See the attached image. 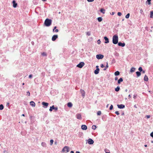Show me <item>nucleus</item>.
Returning <instances> with one entry per match:
<instances>
[{"label": "nucleus", "instance_id": "nucleus-7", "mask_svg": "<svg viewBox=\"0 0 153 153\" xmlns=\"http://www.w3.org/2000/svg\"><path fill=\"white\" fill-rule=\"evenodd\" d=\"M94 140L91 138H89L88 140V143L90 145H91L94 143Z\"/></svg>", "mask_w": 153, "mask_h": 153}, {"label": "nucleus", "instance_id": "nucleus-2", "mask_svg": "<svg viewBox=\"0 0 153 153\" xmlns=\"http://www.w3.org/2000/svg\"><path fill=\"white\" fill-rule=\"evenodd\" d=\"M118 37L117 35H115L113 36L112 42L114 44H116L118 42Z\"/></svg>", "mask_w": 153, "mask_h": 153}, {"label": "nucleus", "instance_id": "nucleus-29", "mask_svg": "<svg viewBox=\"0 0 153 153\" xmlns=\"http://www.w3.org/2000/svg\"><path fill=\"white\" fill-rule=\"evenodd\" d=\"M151 1H146V4L150 5L151 4Z\"/></svg>", "mask_w": 153, "mask_h": 153}, {"label": "nucleus", "instance_id": "nucleus-46", "mask_svg": "<svg viewBox=\"0 0 153 153\" xmlns=\"http://www.w3.org/2000/svg\"><path fill=\"white\" fill-rule=\"evenodd\" d=\"M146 117L148 119L150 118V116L149 115H147L146 116Z\"/></svg>", "mask_w": 153, "mask_h": 153}, {"label": "nucleus", "instance_id": "nucleus-20", "mask_svg": "<svg viewBox=\"0 0 153 153\" xmlns=\"http://www.w3.org/2000/svg\"><path fill=\"white\" fill-rule=\"evenodd\" d=\"M148 76L146 75H145L144 77V80L146 81H148Z\"/></svg>", "mask_w": 153, "mask_h": 153}, {"label": "nucleus", "instance_id": "nucleus-49", "mask_svg": "<svg viewBox=\"0 0 153 153\" xmlns=\"http://www.w3.org/2000/svg\"><path fill=\"white\" fill-rule=\"evenodd\" d=\"M58 31H59V30L58 29H56L54 31V32H56V33L58 32Z\"/></svg>", "mask_w": 153, "mask_h": 153}, {"label": "nucleus", "instance_id": "nucleus-64", "mask_svg": "<svg viewBox=\"0 0 153 153\" xmlns=\"http://www.w3.org/2000/svg\"><path fill=\"white\" fill-rule=\"evenodd\" d=\"M76 153H80V152L79 151H76Z\"/></svg>", "mask_w": 153, "mask_h": 153}, {"label": "nucleus", "instance_id": "nucleus-1", "mask_svg": "<svg viewBox=\"0 0 153 153\" xmlns=\"http://www.w3.org/2000/svg\"><path fill=\"white\" fill-rule=\"evenodd\" d=\"M52 20L51 19L47 18L45 19L44 22L45 25L47 27L50 26L52 23Z\"/></svg>", "mask_w": 153, "mask_h": 153}, {"label": "nucleus", "instance_id": "nucleus-50", "mask_svg": "<svg viewBox=\"0 0 153 153\" xmlns=\"http://www.w3.org/2000/svg\"><path fill=\"white\" fill-rule=\"evenodd\" d=\"M115 55L116 56H119V54L118 53H117L115 54Z\"/></svg>", "mask_w": 153, "mask_h": 153}, {"label": "nucleus", "instance_id": "nucleus-38", "mask_svg": "<svg viewBox=\"0 0 153 153\" xmlns=\"http://www.w3.org/2000/svg\"><path fill=\"white\" fill-rule=\"evenodd\" d=\"M117 15L119 16H120L122 15V13L120 12H118L117 13Z\"/></svg>", "mask_w": 153, "mask_h": 153}, {"label": "nucleus", "instance_id": "nucleus-28", "mask_svg": "<svg viewBox=\"0 0 153 153\" xmlns=\"http://www.w3.org/2000/svg\"><path fill=\"white\" fill-rule=\"evenodd\" d=\"M4 108V106L2 104L0 105V110H2Z\"/></svg>", "mask_w": 153, "mask_h": 153}, {"label": "nucleus", "instance_id": "nucleus-58", "mask_svg": "<svg viewBox=\"0 0 153 153\" xmlns=\"http://www.w3.org/2000/svg\"><path fill=\"white\" fill-rule=\"evenodd\" d=\"M136 97V96H135V95H134L133 98H134V99H135Z\"/></svg>", "mask_w": 153, "mask_h": 153}, {"label": "nucleus", "instance_id": "nucleus-59", "mask_svg": "<svg viewBox=\"0 0 153 153\" xmlns=\"http://www.w3.org/2000/svg\"><path fill=\"white\" fill-rule=\"evenodd\" d=\"M145 71H144V70L143 71H143H142V72H143V73H145Z\"/></svg>", "mask_w": 153, "mask_h": 153}, {"label": "nucleus", "instance_id": "nucleus-42", "mask_svg": "<svg viewBox=\"0 0 153 153\" xmlns=\"http://www.w3.org/2000/svg\"><path fill=\"white\" fill-rule=\"evenodd\" d=\"M140 13H141V14H143V11L142 10V9H141L140 10Z\"/></svg>", "mask_w": 153, "mask_h": 153}, {"label": "nucleus", "instance_id": "nucleus-61", "mask_svg": "<svg viewBox=\"0 0 153 153\" xmlns=\"http://www.w3.org/2000/svg\"><path fill=\"white\" fill-rule=\"evenodd\" d=\"M96 68H99V66H98V65H97V66H96Z\"/></svg>", "mask_w": 153, "mask_h": 153}, {"label": "nucleus", "instance_id": "nucleus-26", "mask_svg": "<svg viewBox=\"0 0 153 153\" xmlns=\"http://www.w3.org/2000/svg\"><path fill=\"white\" fill-rule=\"evenodd\" d=\"M97 19L99 22H101L102 20V19L101 17H99L97 18Z\"/></svg>", "mask_w": 153, "mask_h": 153}, {"label": "nucleus", "instance_id": "nucleus-44", "mask_svg": "<svg viewBox=\"0 0 153 153\" xmlns=\"http://www.w3.org/2000/svg\"><path fill=\"white\" fill-rule=\"evenodd\" d=\"M30 94L29 91H28L27 92V95H28L29 96H30Z\"/></svg>", "mask_w": 153, "mask_h": 153}, {"label": "nucleus", "instance_id": "nucleus-43", "mask_svg": "<svg viewBox=\"0 0 153 153\" xmlns=\"http://www.w3.org/2000/svg\"><path fill=\"white\" fill-rule=\"evenodd\" d=\"M105 67V65L103 64H101L100 65V67L102 68H104V67Z\"/></svg>", "mask_w": 153, "mask_h": 153}, {"label": "nucleus", "instance_id": "nucleus-55", "mask_svg": "<svg viewBox=\"0 0 153 153\" xmlns=\"http://www.w3.org/2000/svg\"><path fill=\"white\" fill-rule=\"evenodd\" d=\"M128 97L129 98H130L131 97V95L130 94H129L128 96Z\"/></svg>", "mask_w": 153, "mask_h": 153}, {"label": "nucleus", "instance_id": "nucleus-34", "mask_svg": "<svg viewBox=\"0 0 153 153\" xmlns=\"http://www.w3.org/2000/svg\"><path fill=\"white\" fill-rule=\"evenodd\" d=\"M101 113L100 111H98L97 113V115H100L101 114Z\"/></svg>", "mask_w": 153, "mask_h": 153}, {"label": "nucleus", "instance_id": "nucleus-9", "mask_svg": "<svg viewBox=\"0 0 153 153\" xmlns=\"http://www.w3.org/2000/svg\"><path fill=\"white\" fill-rule=\"evenodd\" d=\"M117 107L118 108L120 109H123L125 107V105L123 104H120L117 105Z\"/></svg>", "mask_w": 153, "mask_h": 153}, {"label": "nucleus", "instance_id": "nucleus-52", "mask_svg": "<svg viewBox=\"0 0 153 153\" xmlns=\"http://www.w3.org/2000/svg\"><path fill=\"white\" fill-rule=\"evenodd\" d=\"M87 35L88 36H89V35H90V33L89 32H87Z\"/></svg>", "mask_w": 153, "mask_h": 153}, {"label": "nucleus", "instance_id": "nucleus-15", "mask_svg": "<svg viewBox=\"0 0 153 153\" xmlns=\"http://www.w3.org/2000/svg\"><path fill=\"white\" fill-rule=\"evenodd\" d=\"M30 104L33 107H35V103L33 101H31L30 102Z\"/></svg>", "mask_w": 153, "mask_h": 153}, {"label": "nucleus", "instance_id": "nucleus-12", "mask_svg": "<svg viewBox=\"0 0 153 153\" xmlns=\"http://www.w3.org/2000/svg\"><path fill=\"white\" fill-rule=\"evenodd\" d=\"M118 46L123 47L125 45V44L124 42L122 43L120 42H118Z\"/></svg>", "mask_w": 153, "mask_h": 153}, {"label": "nucleus", "instance_id": "nucleus-27", "mask_svg": "<svg viewBox=\"0 0 153 153\" xmlns=\"http://www.w3.org/2000/svg\"><path fill=\"white\" fill-rule=\"evenodd\" d=\"M41 145L42 146L44 147H45L46 146V144L45 142H42L41 143Z\"/></svg>", "mask_w": 153, "mask_h": 153}, {"label": "nucleus", "instance_id": "nucleus-16", "mask_svg": "<svg viewBox=\"0 0 153 153\" xmlns=\"http://www.w3.org/2000/svg\"><path fill=\"white\" fill-rule=\"evenodd\" d=\"M100 71V69L99 68H96V70H95L94 71V73L96 74H98L99 73V71Z\"/></svg>", "mask_w": 153, "mask_h": 153}, {"label": "nucleus", "instance_id": "nucleus-35", "mask_svg": "<svg viewBox=\"0 0 153 153\" xmlns=\"http://www.w3.org/2000/svg\"><path fill=\"white\" fill-rule=\"evenodd\" d=\"M138 70L139 71V72H141V71H143L142 68L141 67H140L138 68Z\"/></svg>", "mask_w": 153, "mask_h": 153}, {"label": "nucleus", "instance_id": "nucleus-41", "mask_svg": "<svg viewBox=\"0 0 153 153\" xmlns=\"http://www.w3.org/2000/svg\"><path fill=\"white\" fill-rule=\"evenodd\" d=\"M97 43L98 44H100L101 43V41L100 39H99L97 41Z\"/></svg>", "mask_w": 153, "mask_h": 153}, {"label": "nucleus", "instance_id": "nucleus-19", "mask_svg": "<svg viewBox=\"0 0 153 153\" xmlns=\"http://www.w3.org/2000/svg\"><path fill=\"white\" fill-rule=\"evenodd\" d=\"M72 105L73 104L71 102H69L67 103V106L68 107L71 108Z\"/></svg>", "mask_w": 153, "mask_h": 153}, {"label": "nucleus", "instance_id": "nucleus-6", "mask_svg": "<svg viewBox=\"0 0 153 153\" xmlns=\"http://www.w3.org/2000/svg\"><path fill=\"white\" fill-rule=\"evenodd\" d=\"M96 57L97 59H100L103 58L104 57V56L101 54H97L96 55Z\"/></svg>", "mask_w": 153, "mask_h": 153}, {"label": "nucleus", "instance_id": "nucleus-32", "mask_svg": "<svg viewBox=\"0 0 153 153\" xmlns=\"http://www.w3.org/2000/svg\"><path fill=\"white\" fill-rule=\"evenodd\" d=\"M153 16V11H151L150 12V16L151 18H152Z\"/></svg>", "mask_w": 153, "mask_h": 153}, {"label": "nucleus", "instance_id": "nucleus-23", "mask_svg": "<svg viewBox=\"0 0 153 153\" xmlns=\"http://www.w3.org/2000/svg\"><path fill=\"white\" fill-rule=\"evenodd\" d=\"M120 74V72L118 71H117L114 73V75L116 76H117L119 75Z\"/></svg>", "mask_w": 153, "mask_h": 153}, {"label": "nucleus", "instance_id": "nucleus-18", "mask_svg": "<svg viewBox=\"0 0 153 153\" xmlns=\"http://www.w3.org/2000/svg\"><path fill=\"white\" fill-rule=\"evenodd\" d=\"M123 81V79L122 78H120L118 80L117 83L118 84H120L121 82Z\"/></svg>", "mask_w": 153, "mask_h": 153}, {"label": "nucleus", "instance_id": "nucleus-11", "mask_svg": "<svg viewBox=\"0 0 153 153\" xmlns=\"http://www.w3.org/2000/svg\"><path fill=\"white\" fill-rule=\"evenodd\" d=\"M42 105H43V107H44L45 108H46L48 105V103L44 102H42Z\"/></svg>", "mask_w": 153, "mask_h": 153}, {"label": "nucleus", "instance_id": "nucleus-37", "mask_svg": "<svg viewBox=\"0 0 153 153\" xmlns=\"http://www.w3.org/2000/svg\"><path fill=\"white\" fill-rule=\"evenodd\" d=\"M42 55L43 56H46L47 54L45 52H43L42 53Z\"/></svg>", "mask_w": 153, "mask_h": 153}, {"label": "nucleus", "instance_id": "nucleus-56", "mask_svg": "<svg viewBox=\"0 0 153 153\" xmlns=\"http://www.w3.org/2000/svg\"><path fill=\"white\" fill-rule=\"evenodd\" d=\"M70 153H74V152L73 151H71Z\"/></svg>", "mask_w": 153, "mask_h": 153}, {"label": "nucleus", "instance_id": "nucleus-33", "mask_svg": "<svg viewBox=\"0 0 153 153\" xmlns=\"http://www.w3.org/2000/svg\"><path fill=\"white\" fill-rule=\"evenodd\" d=\"M109 41L108 39L106 36V44L109 43Z\"/></svg>", "mask_w": 153, "mask_h": 153}, {"label": "nucleus", "instance_id": "nucleus-10", "mask_svg": "<svg viewBox=\"0 0 153 153\" xmlns=\"http://www.w3.org/2000/svg\"><path fill=\"white\" fill-rule=\"evenodd\" d=\"M12 4H13V7L14 8H16L17 7L18 4L16 2V1H13Z\"/></svg>", "mask_w": 153, "mask_h": 153}, {"label": "nucleus", "instance_id": "nucleus-31", "mask_svg": "<svg viewBox=\"0 0 153 153\" xmlns=\"http://www.w3.org/2000/svg\"><path fill=\"white\" fill-rule=\"evenodd\" d=\"M130 16V14L129 13H128L125 16V17L126 19H128Z\"/></svg>", "mask_w": 153, "mask_h": 153}, {"label": "nucleus", "instance_id": "nucleus-47", "mask_svg": "<svg viewBox=\"0 0 153 153\" xmlns=\"http://www.w3.org/2000/svg\"><path fill=\"white\" fill-rule=\"evenodd\" d=\"M150 135L151 137L153 138V131L151 133Z\"/></svg>", "mask_w": 153, "mask_h": 153}, {"label": "nucleus", "instance_id": "nucleus-51", "mask_svg": "<svg viewBox=\"0 0 153 153\" xmlns=\"http://www.w3.org/2000/svg\"><path fill=\"white\" fill-rule=\"evenodd\" d=\"M108 67V64L107 63V65H106V69Z\"/></svg>", "mask_w": 153, "mask_h": 153}, {"label": "nucleus", "instance_id": "nucleus-22", "mask_svg": "<svg viewBox=\"0 0 153 153\" xmlns=\"http://www.w3.org/2000/svg\"><path fill=\"white\" fill-rule=\"evenodd\" d=\"M135 68L134 67H132L130 69V72H134L135 71Z\"/></svg>", "mask_w": 153, "mask_h": 153}, {"label": "nucleus", "instance_id": "nucleus-17", "mask_svg": "<svg viewBox=\"0 0 153 153\" xmlns=\"http://www.w3.org/2000/svg\"><path fill=\"white\" fill-rule=\"evenodd\" d=\"M81 92L82 94V96L84 97L85 96V92L83 90H81Z\"/></svg>", "mask_w": 153, "mask_h": 153}, {"label": "nucleus", "instance_id": "nucleus-14", "mask_svg": "<svg viewBox=\"0 0 153 153\" xmlns=\"http://www.w3.org/2000/svg\"><path fill=\"white\" fill-rule=\"evenodd\" d=\"M81 128L83 130H86L87 129V127L86 125H83L81 126Z\"/></svg>", "mask_w": 153, "mask_h": 153}, {"label": "nucleus", "instance_id": "nucleus-48", "mask_svg": "<svg viewBox=\"0 0 153 153\" xmlns=\"http://www.w3.org/2000/svg\"><path fill=\"white\" fill-rule=\"evenodd\" d=\"M32 77V74H30L29 76V78H31Z\"/></svg>", "mask_w": 153, "mask_h": 153}, {"label": "nucleus", "instance_id": "nucleus-60", "mask_svg": "<svg viewBox=\"0 0 153 153\" xmlns=\"http://www.w3.org/2000/svg\"><path fill=\"white\" fill-rule=\"evenodd\" d=\"M88 2H91L93 1H88Z\"/></svg>", "mask_w": 153, "mask_h": 153}, {"label": "nucleus", "instance_id": "nucleus-57", "mask_svg": "<svg viewBox=\"0 0 153 153\" xmlns=\"http://www.w3.org/2000/svg\"><path fill=\"white\" fill-rule=\"evenodd\" d=\"M3 152L4 153H6L7 151L6 150L4 151Z\"/></svg>", "mask_w": 153, "mask_h": 153}, {"label": "nucleus", "instance_id": "nucleus-63", "mask_svg": "<svg viewBox=\"0 0 153 153\" xmlns=\"http://www.w3.org/2000/svg\"><path fill=\"white\" fill-rule=\"evenodd\" d=\"M56 26H55L54 27V29L55 30V29H56Z\"/></svg>", "mask_w": 153, "mask_h": 153}, {"label": "nucleus", "instance_id": "nucleus-4", "mask_svg": "<svg viewBox=\"0 0 153 153\" xmlns=\"http://www.w3.org/2000/svg\"><path fill=\"white\" fill-rule=\"evenodd\" d=\"M84 65L85 63L83 62H81L77 65L76 67L79 68H81L84 66Z\"/></svg>", "mask_w": 153, "mask_h": 153}, {"label": "nucleus", "instance_id": "nucleus-24", "mask_svg": "<svg viewBox=\"0 0 153 153\" xmlns=\"http://www.w3.org/2000/svg\"><path fill=\"white\" fill-rule=\"evenodd\" d=\"M100 12L103 13V14L105 13V10L103 8H102L100 10Z\"/></svg>", "mask_w": 153, "mask_h": 153}, {"label": "nucleus", "instance_id": "nucleus-3", "mask_svg": "<svg viewBox=\"0 0 153 153\" xmlns=\"http://www.w3.org/2000/svg\"><path fill=\"white\" fill-rule=\"evenodd\" d=\"M69 151V148L68 146H65L62 150V151L63 152H68Z\"/></svg>", "mask_w": 153, "mask_h": 153}, {"label": "nucleus", "instance_id": "nucleus-8", "mask_svg": "<svg viewBox=\"0 0 153 153\" xmlns=\"http://www.w3.org/2000/svg\"><path fill=\"white\" fill-rule=\"evenodd\" d=\"M58 37V36L57 35H54L52 38V40L53 41H55Z\"/></svg>", "mask_w": 153, "mask_h": 153}, {"label": "nucleus", "instance_id": "nucleus-45", "mask_svg": "<svg viewBox=\"0 0 153 153\" xmlns=\"http://www.w3.org/2000/svg\"><path fill=\"white\" fill-rule=\"evenodd\" d=\"M10 105V103L9 102H7L6 103V106H8Z\"/></svg>", "mask_w": 153, "mask_h": 153}, {"label": "nucleus", "instance_id": "nucleus-5", "mask_svg": "<svg viewBox=\"0 0 153 153\" xmlns=\"http://www.w3.org/2000/svg\"><path fill=\"white\" fill-rule=\"evenodd\" d=\"M53 109H54L55 111H57L58 110V107H55L54 105H52L50 107L49 111H52Z\"/></svg>", "mask_w": 153, "mask_h": 153}, {"label": "nucleus", "instance_id": "nucleus-39", "mask_svg": "<svg viewBox=\"0 0 153 153\" xmlns=\"http://www.w3.org/2000/svg\"><path fill=\"white\" fill-rule=\"evenodd\" d=\"M113 108V106L112 105H111L110 106V108H109V109L110 110H111Z\"/></svg>", "mask_w": 153, "mask_h": 153}, {"label": "nucleus", "instance_id": "nucleus-40", "mask_svg": "<svg viewBox=\"0 0 153 153\" xmlns=\"http://www.w3.org/2000/svg\"><path fill=\"white\" fill-rule=\"evenodd\" d=\"M115 114H116L117 115H119V111H117L115 112Z\"/></svg>", "mask_w": 153, "mask_h": 153}, {"label": "nucleus", "instance_id": "nucleus-30", "mask_svg": "<svg viewBox=\"0 0 153 153\" xmlns=\"http://www.w3.org/2000/svg\"><path fill=\"white\" fill-rule=\"evenodd\" d=\"M97 128L96 125H94L92 126V129L93 130H95Z\"/></svg>", "mask_w": 153, "mask_h": 153}, {"label": "nucleus", "instance_id": "nucleus-25", "mask_svg": "<svg viewBox=\"0 0 153 153\" xmlns=\"http://www.w3.org/2000/svg\"><path fill=\"white\" fill-rule=\"evenodd\" d=\"M136 74L137 77L141 75V73L139 71L136 72Z\"/></svg>", "mask_w": 153, "mask_h": 153}, {"label": "nucleus", "instance_id": "nucleus-13", "mask_svg": "<svg viewBox=\"0 0 153 153\" xmlns=\"http://www.w3.org/2000/svg\"><path fill=\"white\" fill-rule=\"evenodd\" d=\"M76 118L79 120H81L82 119L81 115L79 114H76Z\"/></svg>", "mask_w": 153, "mask_h": 153}, {"label": "nucleus", "instance_id": "nucleus-62", "mask_svg": "<svg viewBox=\"0 0 153 153\" xmlns=\"http://www.w3.org/2000/svg\"><path fill=\"white\" fill-rule=\"evenodd\" d=\"M134 107H135V108H137V106H136V105H134Z\"/></svg>", "mask_w": 153, "mask_h": 153}, {"label": "nucleus", "instance_id": "nucleus-21", "mask_svg": "<svg viewBox=\"0 0 153 153\" xmlns=\"http://www.w3.org/2000/svg\"><path fill=\"white\" fill-rule=\"evenodd\" d=\"M120 90V87L119 86H117V87L115 88V90L116 92H118Z\"/></svg>", "mask_w": 153, "mask_h": 153}, {"label": "nucleus", "instance_id": "nucleus-54", "mask_svg": "<svg viewBox=\"0 0 153 153\" xmlns=\"http://www.w3.org/2000/svg\"><path fill=\"white\" fill-rule=\"evenodd\" d=\"M118 79V78L117 77H115V80H117Z\"/></svg>", "mask_w": 153, "mask_h": 153}, {"label": "nucleus", "instance_id": "nucleus-53", "mask_svg": "<svg viewBox=\"0 0 153 153\" xmlns=\"http://www.w3.org/2000/svg\"><path fill=\"white\" fill-rule=\"evenodd\" d=\"M115 13L114 12H112V13L111 14V15H113Z\"/></svg>", "mask_w": 153, "mask_h": 153}, {"label": "nucleus", "instance_id": "nucleus-36", "mask_svg": "<svg viewBox=\"0 0 153 153\" xmlns=\"http://www.w3.org/2000/svg\"><path fill=\"white\" fill-rule=\"evenodd\" d=\"M50 145H52L53 142V140L52 139L50 141Z\"/></svg>", "mask_w": 153, "mask_h": 153}]
</instances>
